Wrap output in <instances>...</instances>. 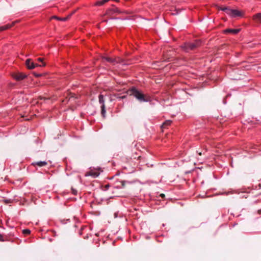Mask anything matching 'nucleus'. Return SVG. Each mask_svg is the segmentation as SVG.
<instances>
[{
  "label": "nucleus",
  "instance_id": "obj_1",
  "mask_svg": "<svg viewBox=\"0 0 261 261\" xmlns=\"http://www.w3.org/2000/svg\"><path fill=\"white\" fill-rule=\"evenodd\" d=\"M127 94L130 96H133L139 102H150L151 97L148 94H144L142 91L138 90L135 87H132L127 90Z\"/></svg>",
  "mask_w": 261,
  "mask_h": 261
},
{
  "label": "nucleus",
  "instance_id": "obj_2",
  "mask_svg": "<svg viewBox=\"0 0 261 261\" xmlns=\"http://www.w3.org/2000/svg\"><path fill=\"white\" fill-rule=\"evenodd\" d=\"M201 44L200 40H195L193 42H187L185 43L182 46V48L186 51L189 52L191 50H193L199 46Z\"/></svg>",
  "mask_w": 261,
  "mask_h": 261
},
{
  "label": "nucleus",
  "instance_id": "obj_3",
  "mask_svg": "<svg viewBox=\"0 0 261 261\" xmlns=\"http://www.w3.org/2000/svg\"><path fill=\"white\" fill-rule=\"evenodd\" d=\"M134 183L133 181L128 180H116L114 184V188L117 189L126 188L129 187Z\"/></svg>",
  "mask_w": 261,
  "mask_h": 261
},
{
  "label": "nucleus",
  "instance_id": "obj_4",
  "mask_svg": "<svg viewBox=\"0 0 261 261\" xmlns=\"http://www.w3.org/2000/svg\"><path fill=\"white\" fill-rule=\"evenodd\" d=\"M122 13H125L127 14L128 13L126 11H121L118 8L115 7L114 6H113L112 8H109L106 11V13L105 14V15H108V16H111L115 14H122Z\"/></svg>",
  "mask_w": 261,
  "mask_h": 261
},
{
  "label": "nucleus",
  "instance_id": "obj_5",
  "mask_svg": "<svg viewBox=\"0 0 261 261\" xmlns=\"http://www.w3.org/2000/svg\"><path fill=\"white\" fill-rule=\"evenodd\" d=\"M102 60L103 61H107L108 62L111 63L113 65H115L116 64H122L124 65L125 64L123 63V60L120 58H112L108 57H102Z\"/></svg>",
  "mask_w": 261,
  "mask_h": 261
},
{
  "label": "nucleus",
  "instance_id": "obj_6",
  "mask_svg": "<svg viewBox=\"0 0 261 261\" xmlns=\"http://www.w3.org/2000/svg\"><path fill=\"white\" fill-rule=\"evenodd\" d=\"M132 163L133 162L130 160L128 163L124 164L122 166V169L124 172L130 173L134 171Z\"/></svg>",
  "mask_w": 261,
  "mask_h": 261
},
{
  "label": "nucleus",
  "instance_id": "obj_7",
  "mask_svg": "<svg viewBox=\"0 0 261 261\" xmlns=\"http://www.w3.org/2000/svg\"><path fill=\"white\" fill-rule=\"evenodd\" d=\"M13 79L17 81H21L27 77V75L22 72L14 73L12 75Z\"/></svg>",
  "mask_w": 261,
  "mask_h": 261
},
{
  "label": "nucleus",
  "instance_id": "obj_8",
  "mask_svg": "<svg viewBox=\"0 0 261 261\" xmlns=\"http://www.w3.org/2000/svg\"><path fill=\"white\" fill-rule=\"evenodd\" d=\"M25 65L29 69H34L36 67L39 66L38 64L34 63L31 59H28L25 61Z\"/></svg>",
  "mask_w": 261,
  "mask_h": 261
},
{
  "label": "nucleus",
  "instance_id": "obj_9",
  "mask_svg": "<svg viewBox=\"0 0 261 261\" xmlns=\"http://www.w3.org/2000/svg\"><path fill=\"white\" fill-rule=\"evenodd\" d=\"M15 231H16L14 230V231H11L9 233L6 235H5V238H9L10 240L8 241L9 242H14V240L17 239V237L15 236Z\"/></svg>",
  "mask_w": 261,
  "mask_h": 261
},
{
  "label": "nucleus",
  "instance_id": "obj_10",
  "mask_svg": "<svg viewBox=\"0 0 261 261\" xmlns=\"http://www.w3.org/2000/svg\"><path fill=\"white\" fill-rule=\"evenodd\" d=\"M242 13L237 9H231V13L230 16L231 17H239L242 16Z\"/></svg>",
  "mask_w": 261,
  "mask_h": 261
},
{
  "label": "nucleus",
  "instance_id": "obj_11",
  "mask_svg": "<svg viewBox=\"0 0 261 261\" xmlns=\"http://www.w3.org/2000/svg\"><path fill=\"white\" fill-rule=\"evenodd\" d=\"M47 165V163L46 161H38L33 162L31 165L33 166H38L39 167H43Z\"/></svg>",
  "mask_w": 261,
  "mask_h": 261
},
{
  "label": "nucleus",
  "instance_id": "obj_12",
  "mask_svg": "<svg viewBox=\"0 0 261 261\" xmlns=\"http://www.w3.org/2000/svg\"><path fill=\"white\" fill-rule=\"evenodd\" d=\"M232 9H230L228 7H219V10L225 12L229 16L230 15L231 11Z\"/></svg>",
  "mask_w": 261,
  "mask_h": 261
},
{
  "label": "nucleus",
  "instance_id": "obj_13",
  "mask_svg": "<svg viewBox=\"0 0 261 261\" xmlns=\"http://www.w3.org/2000/svg\"><path fill=\"white\" fill-rule=\"evenodd\" d=\"M100 174V168L98 170L95 171V170H90L89 173L88 175L90 176H91L93 177H96L98 176V175Z\"/></svg>",
  "mask_w": 261,
  "mask_h": 261
},
{
  "label": "nucleus",
  "instance_id": "obj_14",
  "mask_svg": "<svg viewBox=\"0 0 261 261\" xmlns=\"http://www.w3.org/2000/svg\"><path fill=\"white\" fill-rule=\"evenodd\" d=\"M240 29H227L224 31L225 33H231L237 34L240 32Z\"/></svg>",
  "mask_w": 261,
  "mask_h": 261
},
{
  "label": "nucleus",
  "instance_id": "obj_15",
  "mask_svg": "<svg viewBox=\"0 0 261 261\" xmlns=\"http://www.w3.org/2000/svg\"><path fill=\"white\" fill-rule=\"evenodd\" d=\"M71 14L68 15L67 17H59L57 16H53L51 18L52 19H55L58 20L65 21L67 20L71 16Z\"/></svg>",
  "mask_w": 261,
  "mask_h": 261
},
{
  "label": "nucleus",
  "instance_id": "obj_16",
  "mask_svg": "<svg viewBox=\"0 0 261 261\" xmlns=\"http://www.w3.org/2000/svg\"><path fill=\"white\" fill-rule=\"evenodd\" d=\"M253 19L256 22L261 23V13L254 15L253 16Z\"/></svg>",
  "mask_w": 261,
  "mask_h": 261
},
{
  "label": "nucleus",
  "instance_id": "obj_17",
  "mask_svg": "<svg viewBox=\"0 0 261 261\" xmlns=\"http://www.w3.org/2000/svg\"><path fill=\"white\" fill-rule=\"evenodd\" d=\"M13 25H14V23H12L11 24H6L5 25L1 26L0 27V31H4V30H6L7 29H9L10 28H11Z\"/></svg>",
  "mask_w": 261,
  "mask_h": 261
},
{
  "label": "nucleus",
  "instance_id": "obj_18",
  "mask_svg": "<svg viewBox=\"0 0 261 261\" xmlns=\"http://www.w3.org/2000/svg\"><path fill=\"white\" fill-rule=\"evenodd\" d=\"M172 123V121L171 120H166L165 121L163 124H162V127L164 128H166L167 126L170 125Z\"/></svg>",
  "mask_w": 261,
  "mask_h": 261
},
{
  "label": "nucleus",
  "instance_id": "obj_19",
  "mask_svg": "<svg viewBox=\"0 0 261 261\" xmlns=\"http://www.w3.org/2000/svg\"><path fill=\"white\" fill-rule=\"evenodd\" d=\"M99 102L101 104V106L105 105V100L104 96L102 94H99L98 96Z\"/></svg>",
  "mask_w": 261,
  "mask_h": 261
},
{
  "label": "nucleus",
  "instance_id": "obj_20",
  "mask_svg": "<svg viewBox=\"0 0 261 261\" xmlns=\"http://www.w3.org/2000/svg\"><path fill=\"white\" fill-rule=\"evenodd\" d=\"M101 114L103 118L106 117V110L105 105L101 106Z\"/></svg>",
  "mask_w": 261,
  "mask_h": 261
},
{
  "label": "nucleus",
  "instance_id": "obj_21",
  "mask_svg": "<svg viewBox=\"0 0 261 261\" xmlns=\"http://www.w3.org/2000/svg\"><path fill=\"white\" fill-rule=\"evenodd\" d=\"M10 240L9 238H5V236L0 233V242H5Z\"/></svg>",
  "mask_w": 261,
  "mask_h": 261
},
{
  "label": "nucleus",
  "instance_id": "obj_22",
  "mask_svg": "<svg viewBox=\"0 0 261 261\" xmlns=\"http://www.w3.org/2000/svg\"><path fill=\"white\" fill-rule=\"evenodd\" d=\"M31 230L29 229H24L22 230V233L24 235L30 234Z\"/></svg>",
  "mask_w": 261,
  "mask_h": 261
},
{
  "label": "nucleus",
  "instance_id": "obj_23",
  "mask_svg": "<svg viewBox=\"0 0 261 261\" xmlns=\"http://www.w3.org/2000/svg\"><path fill=\"white\" fill-rule=\"evenodd\" d=\"M43 58H38L37 59V61H39V62H41L42 63V64L41 65H39L38 66H45V63L43 61Z\"/></svg>",
  "mask_w": 261,
  "mask_h": 261
},
{
  "label": "nucleus",
  "instance_id": "obj_24",
  "mask_svg": "<svg viewBox=\"0 0 261 261\" xmlns=\"http://www.w3.org/2000/svg\"><path fill=\"white\" fill-rule=\"evenodd\" d=\"M71 190L73 195H76L77 194V191L76 189H74L73 188H71Z\"/></svg>",
  "mask_w": 261,
  "mask_h": 261
},
{
  "label": "nucleus",
  "instance_id": "obj_25",
  "mask_svg": "<svg viewBox=\"0 0 261 261\" xmlns=\"http://www.w3.org/2000/svg\"><path fill=\"white\" fill-rule=\"evenodd\" d=\"M4 202L6 204H8L11 203L12 202V200L11 199H6L4 200Z\"/></svg>",
  "mask_w": 261,
  "mask_h": 261
},
{
  "label": "nucleus",
  "instance_id": "obj_26",
  "mask_svg": "<svg viewBox=\"0 0 261 261\" xmlns=\"http://www.w3.org/2000/svg\"><path fill=\"white\" fill-rule=\"evenodd\" d=\"M34 75L36 76V77H40L41 76V74H38V73H34Z\"/></svg>",
  "mask_w": 261,
  "mask_h": 261
},
{
  "label": "nucleus",
  "instance_id": "obj_27",
  "mask_svg": "<svg viewBox=\"0 0 261 261\" xmlns=\"http://www.w3.org/2000/svg\"><path fill=\"white\" fill-rule=\"evenodd\" d=\"M146 166L148 167H153V164H150L149 163H147L146 164Z\"/></svg>",
  "mask_w": 261,
  "mask_h": 261
},
{
  "label": "nucleus",
  "instance_id": "obj_28",
  "mask_svg": "<svg viewBox=\"0 0 261 261\" xmlns=\"http://www.w3.org/2000/svg\"><path fill=\"white\" fill-rule=\"evenodd\" d=\"M109 187H110L109 184H108V185H106L105 186V188L106 190H108Z\"/></svg>",
  "mask_w": 261,
  "mask_h": 261
},
{
  "label": "nucleus",
  "instance_id": "obj_29",
  "mask_svg": "<svg viewBox=\"0 0 261 261\" xmlns=\"http://www.w3.org/2000/svg\"><path fill=\"white\" fill-rule=\"evenodd\" d=\"M137 158H138V160H140V161H141V160H142V158L140 155L138 156L137 157Z\"/></svg>",
  "mask_w": 261,
  "mask_h": 261
},
{
  "label": "nucleus",
  "instance_id": "obj_30",
  "mask_svg": "<svg viewBox=\"0 0 261 261\" xmlns=\"http://www.w3.org/2000/svg\"><path fill=\"white\" fill-rule=\"evenodd\" d=\"M257 214L259 215L261 214V209L257 211Z\"/></svg>",
  "mask_w": 261,
  "mask_h": 261
},
{
  "label": "nucleus",
  "instance_id": "obj_31",
  "mask_svg": "<svg viewBox=\"0 0 261 261\" xmlns=\"http://www.w3.org/2000/svg\"><path fill=\"white\" fill-rule=\"evenodd\" d=\"M160 196H161V197H162V198H164V197H165V195H164V194H161L160 195Z\"/></svg>",
  "mask_w": 261,
  "mask_h": 261
},
{
  "label": "nucleus",
  "instance_id": "obj_32",
  "mask_svg": "<svg viewBox=\"0 0 261 261\" xmlns=\"http://www.w3.org/2000/svg\"><path fill=\"white\" fill-rule=\"evenodd\" d=\"M198 154L201 155L202 154V152H198Z\"/></svg>",
  "mask_w": 261,
  "mask_h": 261
},
{
  "label": "nucleus",
  "instance_id": "obj_33",
  "mask_svg": "<svg viewBox=\"0 0 261 261\" xmlns=\"http://www.w3.org/2000/svg\"><path fill=\"white\" fill-rule=\"evenodd\" d=\"M102 21H103V22H107V21H108V20H103Z\"/></svg>",
  "mask_w": 261,
  "mask_h": 261
},
{
  "label": "nucleus",
  "instance_id": "obj_34",
  "mask_svg": "<svg viewBox=\"0 0 261 261\" xmlns=\"http://www.w3.org/2000/svg\"><path fill=\"white\" fill-rule=\"evenodd\" d=\"M124 97H125V96H122V98H124Z\"/></svg>",
  "mask_w": 261,
  "mask_h": 261
}]
</instances>
